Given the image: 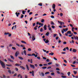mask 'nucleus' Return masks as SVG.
I'll return each instance as SVG.
<instances>
[{
    "label": "nucleus",
    "instance_id": "nucleus-1",
    "mask_svg": "<svg viewBox=\"0 0 78 78\" xmlns=\"http://www.w3.org/2000/svg\"><path fill=\"white\" fill-rule=\"evenodd\" d=\"M0 64H1L2 68H5V64L3 62L1 61V60H0Z\"/></svg>",
    "mask_w": 78,
    "mask_h": 78
},
{
    "label": "nucleus",
    "instance_id": "nucleus-2",
    "mask_svg": "<svg viewBox=\"0 0 78 78\" xmlns=\"http://www.w3.org/2000/svg\"><path fill=\"white\" fill-rule=\"evenodd\" d=\"M35 54H36V55L35 54H34V53L32 54V56H34L36 58L37 57V55H38V53H37L36 52H35Z\"/></svg>",
    "mask_w": 78,
    "mask_h": 78
},
{
    "label": "nucleus",
    "instance_id": "nucleus-3",
    "mask_svg": "<svg viewBox=\"0 0 78 78\" xmlns=\"http://www.w3.org/2000/svg\"><path fill=\"white\" fill-rule=\"evenodd\" d=\"M30 66L31 68H33V69H35V67H34V65L30 64Z\"/></svg>",
    "mask_w": 78,
    "mask_h": 78
},
{
    "label": "nucleus",
    "instance_id": "nucleus-4",
    "mask_svg": "<svg viewBox=\"0 0 78 78\" xmlns=\"http://www.w3.org/2000/svg\"><path fill=\"white\" fill-rule=\"evenodd\" d=\"M19 54V51H17L15 54V56L16 57H17Z\"/></svg>",
    "mask_w": 78,
    "mask_h": 78
},
{
    "label": "nucleus",
    "instance_id": "nucleus-5",
    "mask_svg": "<svg viewBox=\"0 0 78 78\" xmlns=\"http://www.w3.org/2000/svg\"><path fill=\"white\" fill-rule=\"evenodd\" d=\"M74 39H75L76 40H77L78 41V37L77 36H74Z\"/></svg>",
    "mask_w": 78,
    "mask_h": 78
},
{
    "label": "nucleus",
    "instance_id": "nucleus-6",
    "mask_svg": "<svg viewBox=\"0 0 78 78\" xmlns=\"http://www.w3.org/2000/svg\"><path fill=\"white\" fill-rule=\"evenodd\" d=\"M52 7L53 9H55V7H56V5H55V4H53Z\"/></svg>",
    "mask_w": 78,
    "mask_h": 78
},
{
    "label": "nucleus",
    "instance_id": "nucleus-7",
    "mask_svg": "<svg viewBox=\"0 0 78 78\" xmlns=\"http://www.w3.org/2000/svg\"><path fill=\"white\" fill-rule=\"evenodd\" d=\"M34 36H33L32 37V41H34L36 39V38Z\"/></svg>",
    "mask_w": 78,
    "mask_h": 78
},
{
    "label": "nucleus",
    "instance_id": "nucleus-8",
    "mask_svg": "<svg viewBox=\"0 0 78 78\" xmlns=\"http://www.w3.org/2000/svg\"><path fill=\"white\" fill-rule=\"evenodd\" d=\"M44 30H47V26L46 25H44Z\"/></svg>",
    "mask_w": 78,
    "mask_h": 78
},
{
    "label": "nucleus",
    "instance_id": "nucleus-9",
    "mask_svg": "<svg viewBox=\"0 0 78 78\" xmlns=\"http://www.w3.org/2000/svg\"><path fill=\"white\" fill-rule=\"evenodd\" d=\"M16 15L17 17H19V15H20V13L16 12Z\"/></svg>",
    "mask_w": 78,
    "mask_h": 78
},
{
    "label": "nucleus",
    "instance_id": "nucleus-10",
    "mask_svg": "<svg viewBox=\"0 0 78 78\" xmlns=\"http://www.w3.org/2000/svg\"><path fill=\"white\" fill-rule=\"evenodd\" d=\"M25 55H27V52L26 51V50H24L23 51Z\"/></svg>",
    "mask_w": 78,
    "mask_h": 78
},
{
    "label": "nucleus",
    "instance_id": "nucleus-11",
    "mask_svg": "<svg viewBox=\"0 0 78 78\" xmlns=\"http://www.w3.org/2000/svg\"><path fill=\"white\" fill-rule=\"evenodd\" d=\"M58 23H60L61 25H62V22L61 21H58Z\"/></svg>",
    "mask_w": 78,
    "mask_h": 78
},
{
    "label": "nucleus",
    "instance_id": "nucleus-12",
    "mask_svg": "<svg viewBox=\"0 0 78 78\" xmlns=\"http://www.w3.org/2000/svg\"><path fill=\"white\" fill-rule=\"evenodd\" d=\"M51 24L52 25H55V23H54L52 21H51Z\"/></svg>",
    "mask_w": 78,
    "mask_h": 78
},
{
    "label": "nucleus",
    "instance_id": "nucleus-13",
    "mask_svg": "<svg viewBox=\"0 0 78 78\" xmlns=\"http://www.w3.org/2000/svg\"><path fill=\"white\" fill-rule=\"evenodd\" d=\"M8 61H9L10 62H14V61H13L11 60V59L10 58H8Z\"/></svg>",
    "mask_w": 78,
    "mask_h": 78
},
{
    "label": "nucleus",
    "instance_id": "nucleus-14",
    "mask_svg": "<svg viewBox=\"0 0 78 78\" xmlns=\"http://www.w3.org/2000/svg\"><path fill=\"white\" fill-rule=\"evenodd\" d=\"M21 42H22V43H23V44H27V43L24 41H22Z\"/></svg>",
    "mask_w": 78,
    "mask_h": 78
},
{
    "label": "nucleus",
    "instance_id": "nucleus-15",
    "mask_svg": "<svg viewBox=\"0 0 78 78\" xmlns=\"http://www.w3.org/2000/svg\"><path fill=\"white\" fill-rule=\"evenodd\" d=\"M68 30V28H66V29H63V31H65V32H66V31H67Z\"/></svg>",
    "mask_w": 78,
    "mask_h": 78
},
{
    "label": "nucleus",
    "instance_id": "nucleus-16",
    "mask_svg": "<svg viewBox=\"0 0 78 78\" xmlns=\"http://www.w3.org/2000/svg\"><path fill=\"white\" fill-rule=\"evenodd\" d=\"M67 34H71V31H68L67 32Z\"/></svg>",
    "mask_w": 78,
    "mask_h": 78
},
{
    "label": "nucleus",
    "instance_id": "nucleus-17",
    "mask_svg": "<svg viewBox=\"0 0 78 78\" xmlns=\"http://www.w3.org/2000/svg\"><path fill=\"white\" fill-rule=\"evenodd\" d=\"M73 51L74 52V53H75L76 51V50L74 49L73 50Z\"/></svg>",
    "mask_w": 78,
    "mask_h": 78
},
{
    "label": "nucleus",
    "instance_id": "nucleus-18",
    "mask_svg": "<svg viewBox=\"0 0 78 78\" xmlns=\"http://www.w3.org/2000/svg\"><path fill=\"white\" fill-rule=\"evenodd\" d=\"M20 68H21L22 69H23V70H25V67H23V66H20Z\"/></svg>",
    "mask_w": 78,
    "mask_h": 78
},
{
    "label": "nucleus",
    "instance_id": "nucleus-19",
    "mask_svg": "<svg viewBox=\"0 0 78 78\" xmlns=\"http://www.w3.org/2000/svg\"><path fill=\"white\" fill-rule=\"evenodd\" d=\"M45 42L46 44H47V43H48V42H49V41L48 40V39H47Z\"/></svg>",
    "mask_w": 78,
    "mask_h": 78
},
{
    "label": "nucleus",
    "instance_id": "nucleus-20",
    "mask_svg": "<svg viewBox=\"0 0 78 78\" xmlns=\"http://www.w3.org/2000/svg\"><path fill=\"white\" fill-rule=\"evenodd\" d=\"M21 65V64H19L18 63H16L15 64V66H20Z\"/></svg>",
    "mask_w": 78,
    "mask_h": 78
},
{
    "label": "nucleus",
    "instance_id": "nucleus-21",
    "mask_svg": "<svg viewBox=\"0 0 78 78\" xmlns=\"http://www.w3.org/2000/svg\"><path fill=\"white\" fill-rule=\"evenodd\" d=\"M9 34V33L8 32H5L4 33L5 35H8V34Z\"/></svg>",
    "mask_w": 78,
    "mask_h": 78
},
{
    "label": "nucleus",
    "instance_id": "nucleus-22",
    "mask_svg": "<svg viewBox=\"0 0 78 78\" xmlns=\"http://www.w3.org/2000/svg\"><path fill=\"white\" fill-rule=\"evenodd\" d=\"M18 58L20 59H21V60H23V58L21 57H19Z\"/></svg>",
    "mask_w": 78,
    "mask_h": 78
},
{
    "label": "nucleus",
    "instance_id": "nucleus-23",
    "mask_svg": "<svg viewBox=\"0 0 78 78\" xmlns=\"http://www.w3.org/2000/svg\"><path fill=\"white\" fill-rule=\"evenodd\" d=\"M26 66L28 70H29V67H28V66L27 65H26Z\"/></svg>",
    "mask_w": 78,
    "mask_h": 78
},
{
    "label": "nucleus",
    "instance_id": "nucleus-24",
    "mask_svg": "<svg viewBox=\"0 0 78 78\" xmlns=\"http://www.w3.org/2000/svg\"><path fill=\"white\" fill-rule=\"evenodd\" d=\"M50 73V72H47L45 73L44 74L45 75H47V74H49Z\"/></svg>",
    "mask_w": 78,
    "mask_h": 78
},
{
    "label": "nucleus",
    "instance_id": "nucleus-25",
    "mask_svg": "<svg viewBox=\"0 0 78 78\" xmlns=\"http://www.w3.org/2000/svg\"><path fill=\"white\" fill-rule=\"evenodd\" d=\"M10 58H11V59H12L14 60V58L13 56L11 55H10Z\"/></svg>",
    "mask_w": 78,
    "mask_h": 78
},
{
    "label": "nucleus",
    "instance_id": "nucleus-26",
    "mask_svg": "<svg viewBox=\"0 0 78 78\" xmlns=\"http://www.w3.org/2000/svg\"><path fill=\"white\" fill-rule=\"evenodd\" d=\"M45 35H46L47 36L49 35V32H47L45 34Z\"/></svg>",
    "mask_w": 78,
    "mask_h": 78
},
{
    "label": "nucleus",
    "instance_id": "nucleus-27",
    "mask_svg": "<svg viewBox=\"0 0 78 78\" xmlns=\"http://www.w3.org/2000/svg\"><path fill=\"white\" fill-rule=\"evenodd\" d=\"M69 42L70 44H72V43H73V44H74V41L73 40H72V42L70 41Z\"/></svg>",
    "mask_w": 78,
    "mask_h": 78
},
{
    "label": "nucleus",
    "instance_id": "nucleus-28",
    "mask_svg": "<svg viewBox=\"0 0 78 78\" xmlns=\"http://www.w3.org/2000/svg\"><path fill=\"white\" fill-rule=\"evenodd\" d=\"M8 72L10 73V74H11V71L10 70H9L8 71Z\"/></svg>",
    "mask_w": 78,
    "mask_h": 78
},
{
    "label": "nucleus",
    "instance_id": "nucleus-29",
    "mask_svg": "<svg viewBox=\"0 0 78 78\" xmlns=\"http://www.w3.org/2000/svg\"><path fill=\"white\" fill-rule=\"evenodd\" d=\"M6 66H8V67H11V66H12V65H8V64H6Z\"/></svg>",
    "mask_w": 78,
    "mask_h": 78
},
{
    "label": "nucleus",
    "instance_id": "nucleus-30",
    "mask_svg": "<svg viewBox=\"0 0 78 78\" xmlns=\"http://www.w3.org/2000/svg\"><path fill=\"white\" fill-rule=\"evenodd\" d=\"M61 77H62V78H67V76H61Z\"/></svg>",
    "mask_w": 78,
    "mask_h": 78
},
{
    "label": "nucleus",
    "instance_id": "nucleus-31",
    "mask_svg": "<svg viewBox=\"0 0 78 78\" xmlns=\"http://www.w3.org/2000/svg\"><path fill=\"white\" fill-rule=\"evenodd\" d=\"M32 76H34V71H32Z\"/></svg>",
    "mask_w": 78,
    "mask_h": 78
},
{
    "label": "nucleus",
    "instance_id": "nucleus-32",
    "mask_svg": "<svg viewBox=\"0 0 78 78\" xmlns=\"http://www.w3.org/2000/svg\"><path fill=\"white\" fill-rule=\"evenodd\" d=\"M67 74L68 76H70V72H69L67 73Z\"/></svg>",
    "mask_w": 78,
    "mask_h": 78
},
{
    "label": "nucleus",
    "instance_id": "nucleus-33",
    "mask_svg": "<svg viewBox=\"0 0 78 78\" xmlns=\"http://www.w3.org/2000/svg\"><path fill=\"white\" fill-rule=\"evenodd\" d=\"M27 55L29 56H33V55H32L31 54H27Z\"/></svg>",
    "mask_w": 78,
    "mask_h": 78
},
{
    "label": "nucleus",
    "instance_id": "nucleus-34",
    "mask_svg": "<svg viewBox=\"0 0 78 78\" xmlns=\"http://www.w3.org/2000/svg\"><path fill=\"white\" fill-rule=\"evenodd\" d=\"M39 25H41V27L43 26V23H39Z\"/></svg>",
    "mask_w": 78,
    "mask_h": 78
},
{
    "label": "nucleus",
    "instance_id": "nucleus-35",
    "mask_svg": "<svg viewBox=\"0 0 78 78\" xmlns=\"http://www.w3.org/2000/svg\"><path fill=\"white\" fill-rule=\"evenodd\" d=\"M23 16H23V15L21 14V16H20L21 19H22V18H23Z\"/></svg>",
    "mask_w": 78,
    "mask_h": 78
},
{
    "label": "nucleus",
    "instance_id": "nucleus-36",
    "mask_svg": "<svg viewBox=\"0 0 78 78\" xmlns=\"http://www.w3.org/2000/svg\"><path fill=\"white\" fill-rule=\"evenodd\" d=\"M27 50L28 51H31V48H29L27 49Z\"/></svg>",
    "mask_w": 78,
    "mask_h": 78
},
{
    "label": "nucleus",
    "instance_id": "nucleus-37",
    "mask_svg": "<svg viewBox=\"0 0 78 78\" xmlns=\"http://www.w3.org/2000/svg\"><path fill=\"white\" fill-rule=\"evenodd\" d=\"M38 5L42 6V3H40L38 4Z\"/></svg>",
    "mask_w": 78,
    "mask_h": 78
},
{
    "label": "nucleus",
    "instance_id": "nucleus-38",
    "mask_svg": "<svg viewBox=\"0 0 78 78\" xmlns=\"http://www.w3.org/2000/svg\"><path fill=\"white\" fill-rule=\"evenodd\" d=\"M73 72H74V74L75 75H76V73H77V71H73Z\"/></svg>",
    "mask_w": 78,
    "mask_h": 78
},
{
    "label": "nucleus",
    "instance_id": "nucleus-39",
    "mask_svg": "<svg viewBox=\"0 0 78 78\" xmlns=\"http://www.w3.org/2000/svg\"><path fill=\"white\" fill-rule=\"evenodd\" d=\"M55 66H57V67H59V65L58 64H55Z\"/></svg>",
    "mask_w": 78,
    "mask_h": 78
},
{
    "label": "nucleus",
    "instance_id": "nucleus-40",
    "mask_svg": "<svg viewBox=\"0 0 78 78\" xmlns=\"http://www.w3.org/2000/svg\"><path fill=\"white\" fill-rule=\"evenodd\" d=\"M20 47H23H23H25V45H23L21 44L20 45Z\"/></svg>",
    "mask_w": 78,
    "mask_h": 78
},
{
    "label": "nucleus",
    "instance_id": "nucleus-41",
    "mask_svg": "<svg viewBox=\"0 0 78 78\" xmlns=\"http://www.w3.org/2000/svg\"><path fill=\"white\" fill-rule=\"evenodd\" d=\"M41 75L43 76H44V74L43 72H42L41 73Z\"/></svg>",
    "mask_w": 78,
    "mask_h": 78
},
{
    "label": "nucleus",
    "instance_id": "nucleus-42",
    "mask_svg": "<svg viewBox=\"0 0 78 78\" xmlns=\"http://www.w3.org/2000/svg\"><path fill=\"white\" fill-rule=\"evenodd\" d=\"M51 75H55V73H51Z\"/></svg>",
    "mask_w": 78,
    "mask_h": 78
},
{
    "label": "nucleus",
    "instance_id": "nucleus-43",
    "mask_svg": "<svg viewBox=\"0 0 78 78\" xmlns=\"http://www.w3.org/2000/svg\"><path fill=\"white\" fill-rule=\"evenodd\" d=\"M46 61L47 62H50V60H49V59H47L46 60Z\"/></svg>",
    "mask_w": 78,
    "mask_h": 78
},
{
    "label": "nucleus",
    "instance_id": "nucleus-44",
    "mask_svg": "<svg viewBox=\"0 0 78 78\" xmlns=\"http://www.w3.org/2000/svg\"><path fill=\"white\" fill-rule=\"evenodd\" d=\"M41 22H42V23H43V22H44V19H43L41 20Z\"/></svg>",
    "mask_w": 78,
    "mask_h": 78
},
{
    "label": "nucleus",
    "instance_id": "nucleus-45",
    "mask_svg": "<svg viewBox=\"0 0 78 78\" xmlns=\"http://www.w3.org/2000/svg\"><path fill=\"white\" fill-rule=\"evenodd\" d=\"M52 64V62H48V65H50V64Z\"/></svg>",
    "mask_w": 78,
    "mask_h": 78
},
{
    "label": "nucleus",
    "instance_id": "nucleus-46",
    "mask_svg": "<svg viewBox=\"0 0 78 78\" xmlns=\"http://www.w3.org/2000/svg\"><path fill=\"white\" fill-rule=\"evenodd\" d=\"M42 69H47V67H42Z\"/></svg>",
    "mask_w": 78,
    "mask_h": 78
},
{
    "label": "nucleus",
    "instance_id": "nucleus-47",
    "mask_svg": "<svg viewBox=\"0 0 78 78\" xmlns=\"http://www.w3.org/2000/svg\"><path fill=\"white\" fill-rule=\"evenodd\" d=\"M56 70H60V69H59L58 68H57L56 69Z\"/></svg>",
    "mask_w": 78,
    "mask_h": 78
},
{
    "label": "nucleus",
    "instance_id": "nucleus-48",
    "mask_svg": "<svg viewBox=\"0 0 78 78\" xmlns=\"http://www.w3.org/2000/svg\"><path fill=\"white\" fill-rule=\"evenodd\" d=\"M39 66L40 67H42L43 66V65L41 64H40Z\"/></svg>",
    "mask_w": 78,
    "mask_h": 78
},
{
    "label": "nucleus",
    "instance_id": "nucleus-49",
    "mask_svg": "<svg viewBox=\"0 0 78 78\" xmlns=\"http://www.w3.org/2000/svg\"><path fill=\"white\" fill-rule=\"evenodd\" d=\"M60 16L61 17H62V16H63V14H62V13H60Z\"/></svg>",
    "mask_w": 78,
    "mask_h": 78
},
{
    "label": "nucleus",
    "instance_id": "nucleus-50",
    "mask_svg": "<svg viewBox=\"0 0 78 78\" xmlns=\"http://www.w3.org/2000/svg\"><path fill=\"white\" fill-rule=\"evenodd\" d=\"M22 14H25V11H22Z\"/></svg>",
    "mask_w": 78,
    "mask_h": 78
},
{
    "label": "nucleus",
    "instance_id": "nucleus-51",
    "mask_svg": "<svg viewBox=\"0 0 78 78\" xmlns=\"http://www.w3.org/2000/svg\"><path fill=\"white\" fill-rule=\"evenodd\" d=\"M16 45H17V46H18V47H20V45L18 43H16Z\"/></svg>",
    "mask_w": 78,
    "mask_h": 78
},
{
    "label": "nucleus",
    "instance_id": "nucleus-52",
    "mask_svg": "<svg viewBox=\"0 0 78 78\" xmlns=\"http://www.w3.org/2000/svg\"><path fill=\"white\" fill-rule=\"evenodd\" d=\"M43 31V29H42V28H41V29L40 30V31L41 32H42V31Z\"/></svg>",
    "mask_w": 78,
    "mask_h": 78
},
{
    "label": "nucleus",
    "instance_id": "nucleus-53",
    "mask_svg": "<svg viewBox=\"0 0 78 78\" xmlns=\"http://www.w3.org/2000/svg\"><path fill=\"white\" fill-rule=\"evenodd\" d=\"M12 49H13V50H16V48L14 47H12Z\"/></svg>",
    "mask_w": 78,
    "mask_h": 78
},
{
    "label": "nucleus",
    "instance_id": "nucleus-54",
    "mask_svg": "<svg viewBox=\"0 0 78 78\" xmlns=\"http://www.w3.org/2000/svg\"><path fill=\"white\" fill-rule=\"evenodd\" d=\"M66 44H67V42L66 41H65L63 43V44H64L65 45H66Z\"/></svg>",
    "mask_w": 78,
    "mask_h": 78
},
{
    "label": "nucleus",
    "instance_id": "nucleus-55",
    "mask_svg": "<svg viewBox=\"0 0 78 78\" xmlns=\"http://www.w3.org/2000/svg\"><path fill=\"white\" fill-rule=\"evenodd\" d=\"M71 34V35H69V37H72V36H73V34Z\"/></svg>",
    "mask_w": 78,
    "mask_h": 78
},
{
    "label": "nucleus",
    "instance_id": "nucleus-56",
    "mask_svg": "<svg viewBox=\"0 0 78 78\" xmlns=\"http://www.w3.org/2000/svg\"><path fill=\"white\" fill-rule=\"evenodd\" d=\"M47 65H48L47 64H43V66H47Z\"/></svg>",
    "mask_w": 78,
    "mask_h": 78
},
{
    "label": "nucleus",
    "instance_id": "nucleus-57",
    "mask_svg": "<svg viewBox=\"0 0 78 78\" xmlns=\"http://www.w3.org/2000/svg\"><path fill=\"white\" fill-rule=\"evenodd\" d=\"M53 59H55V61H57V60H58L57 58H55V57H53Z\"/></svg>",
    "mask_w": 78,
    "mask_h": 78
},
{
    "label": "nucleus",
    "instance_id": "nucleus-58",
    "mask_svg": "<svg viewBox=\"0 0 78 78\" xmlns=\"http://www.w3.org/2000/svg\"><path fill=\"white\" fill-rule=\"evenodd\" d=\"M51 18H52V19H54V18H55V17L54 16H51Z\"/></svg>",
    "mask_w": 78,
    "mask_h": 78
},
{
    "label": "nucleus",
    "instance_id": "nucleus-59",
    "mask_svg": "<svg viewBox=\"0 0 78 78\" xmlns=\"http://www.w3.org/2000/svg\"><path fill=\"white\" fill-rule=\"evenodd\" d=\"M15 70H16V71H18V69H17V68H15Z\"/></svg>",
    "mask_w": 78,
    "mask_h": 78
},
{
    "label": "nucleus",
    "instance_id": "nucleus-60",
    "mask_svg": "<svg viewBox=\"0 0 78 78\" xmlns=\"http://www.w3.org/2000/svg\"><path fill=\"white\" fill-rule=\"evenodd\" d=\"M64 62H65V63H67V62L66 60H64Z\"/></svg>",
    "mask_w": 78,
    "mask_h": 78
},
{
    "label": "nucleus",
    "instance_id": "nucleus-61",
    "mask_svg": "<svg viewBox=\"0 0 78 78\" xmlns=\"http://www.w3.org/2000/svg\"><path fill=\"white\" fill-rule=\"evenodd\" d=\"M57 35V34H54V37H56V35Z\"/></svg>",
    "mask_w": 78,
    "mask_h": 78
},
{
    "label": "nucleus",
    "instance_id": "nucleus-62",
    "mask_svg": "<svg viewBox=\"0 0 78 78\" xmlns=\"http://www.w3.org/2000/svg\"><path fill=\"white\" fill-rule=\"evenodd\" d=\"M12 44H10L9 46V47H12Z\"/></svg>",
    "mask_w": 78,
    "mask_h": 78
},
{
    "label": "nucleus",
    "instance_id": "nucleus-63",
    "mask_svg": "<svg viewBox=\"0 0 78 78\" xmlns=\"http://www.w3.org/2000/svg\"><path fill=\"white\" fill-rule=\"evenodd\" d=\"M52 28H55V26H52L51 27Z\"/></svg>",
    "mask_w": 78,
    "mask_h": 78
},
{
    "label": "nucleus",
    "instance_id": "nucleus-64",
    "mask_svg": "<svg viewBox=\"0 0 78 78\" xmlns=\"http://www.w3.org/2000/svg\"><path fill=\"white\" fill-rule=\"evenodd\" d=\"M48 78H52L50 76H48Z\"/></svg>",
    "mask_w": 78,
    "mask_h": 78
}]
</instances>
